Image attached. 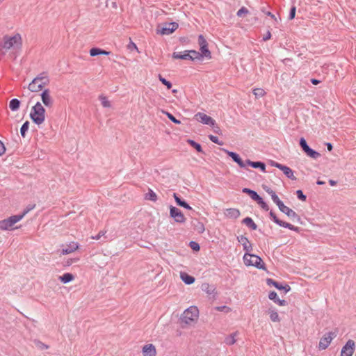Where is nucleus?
Instances as JSON below:
<instances>
[{
  "label": "nucleus",
  "mask_w": 356,
  "mask_h": 356,
  "mask_svg": "<svg viewBox=\"0 0 356 356\" xmlns=\"http://www.w3.org/2000/svg\"><path fill=\"white\" fill-rule=\"evenodd\" d=\"M299 144L304 152H305L309 147L306 140L304 138H301L300 139Z\"/></svg>",
  "instance_id": "nucleus-46"
},
{
  "label": "nucleus",
  "mask_w": 356,
  "mask_h": 356,
  "mask_svg": "<svg viewBox=\"0 0 356 356\" xmlns=\"http://www.w3.org/2000/svg\"><path fill=\"white\" fill-rule=\"evenodd\" d=\"M209 138L210 139L211 141H212L213 143H216V144H218L219 145H223V143L222 141H220L218 138L216 136H213V135H209Z\"/></svg>",
  "instance_id": "nucleus-51"
},
{
  "label": "nucleus",
  "mask_w": 356,
  "mask_h": 356,
  "mask_svg": "<svg viewBox=\"0 0 356 356\" xmlns=\"http://www.w3.org/2000/svg\"><path fill=\"white\" fill-rule=\"evenodd\" d=\"M30 118L37 125L42 124L45 120V109L38 102L31 108Z\"/></svg>",
  "instance_id": "nucleus-3"
},
{
  "label": "nucleus",
  "mask_w": 356,
  "mask_h": 356,
  "mask_svg": "<svg viewBox=\"0 0 356 356\" xmlns=\"http://www.w3.org/2000/svg\"><path fill=\"white\" fill-rule=\"evenodd\" d=\"M238 241L243 245V249L245 253H250L252 250V245L248 238L243 235L237 236Z\"/></svg>",
  "instance_id": "nucleus-15"
},
{
  "label": "nucleus",
  "mask_w": 356,
  "mask_h": 356,
  "mask_svg": "<svg viewBox=\"0 0 356 356\" xmlns=\"http://www.w3.org/2000/svg\"><path fill=\"white\" fill-rule=\"evenodd\" d=\"M271 38V33L270 31H268L266 34L264 36L263 40L267 41L268 40L270 39Z\"/></svg>",
  "instance_id": "nucleus-64"
},
{
  "label": "nucleus",
  "mask_w": 356,
  "mask_h": 356,
  "mask_svg": "<svg viewBox=\"0 0 356 356\" xmlns=\"http://www.w3.org/2000/svg\"><path fill=\"white\" fill-rule=\"evenodd\" d=\"M173 197L176 204L178 206L184 207L188 210H193L192 207L177 193H174Z\"/></svg>",
  "instance_id": "nucleus-19"
},
{
  "label": "nucleus",
  "mask_w": 356,
  "mask_h": 356,
  "mask_svg": "<svg viewBox=\"0 0 356 356\" xmlns=\"http://www.w3.org/2000/svg\"><path fill=\"white\" fill-rule=\"evenodd\" d=\"M275 303L277 304L279 306H285L287 305V302L285 300H281L280 298L277 300Z\"/></svg>",
  "instance_id": "nucleus-62"
},
{
  "label": "nucleus",
  "mask_w": 356,
  "mask_h": 356,
  "mask_svg": "<svg viewBox=\"0 0 356 356\" xmlns=\"http://www.w3.org/2000/svg\"><path fill=\"white\" fill-rule=\"evenodd\" d=\"M145 199L152 202H156L157 200V195L152 189H149L148 193L145 195Z\"/></svg>",
  "instance_id": "nucleus-39"
},
{
  "label": "nucleus",
  "mask_w": 356,
  "mask_h": 356,
  "mask_svg": "<svg viewBox=\"0 0 356 356\" xmlns=\"http://www.w3.org/2000/svg\"><path fill=\"white\" fill-rule=\"evenodd\" d=\"M265 91L261 88H256L253 90V94L256 97H261L265 95Z\"/></svg>",
  "instance_id": "nucleus-47"
},
{
  "label": "nucleus",
  "mask_w": 356,
  "mask_h": 356,
  "mask_svg": "<svg viewBox=\"0 0 356 356\" xmlns=\"http://www.w3.org/2000/svg\"><path fill=\"white\" fill-rule=\"evenodd\" d=\"M79 244L76 242H71L65 248L62 250V254L63 255L70 254L77 250Z\"/></svg>",
  "instance_id": "nucleus-20"
},
{
  "label": "nucleus",
  "mask_w": 356,
  "mask_h": 356,
  "mask_svg": "<svg viewBox=\"0 0 356 356\" xmlns=\"http://www.w3.org/2000/svg\"><path fill=\"white\" fill-rule=\"evenodd\" d=\"M225 214L228 218L236 219L239 217L241 213L238 209L229 208L226 209Z\"/></svg>",
  "instance_id": "nucleus-22"
},
{
  "label": "nucleus",
  "mask_w": 356,
  "mask_h": 356,
  "mask_svg": "<svg viewBox=\"0 0 356 356\" xmlns=\"http://www.w3.org/2000/svg\"><path fill=\"white\" fill-rule=\"evenodd\" d=\"M195 116L196 120L201 123L209 125L212 128L216 127L219 129V127L216 124V121L205 113L199 112Z\"/></svg>",
  "instance_id": "nucleus-8"
},
{
  "label": "nucleus",
  "mask_w": 356,
  "mask_h": 356,
  "mask_svg": "<svg viewBox=\"0 0 356 356\" xmlns=\"http://www.w3.org/2000/svg\"><path fill=\"white\" fill-rule=\"evenodd\" d=\"M268 298L270 300H273L275 303V302L277 301V300L279 298L278 296H277V294L275 291H270L268 294Z\"/></svg>",
  "instance_id": "nucleus-53"
},
{
  "label": "nucleus",
  "mask_w": 356,
  "mask_h": 356,
  "mask_svg": "<svg viewBox=\"0 0 356 356\" xmlns=\"http://www.w3.org/2000/svg\"><path fill=\"white\" fill-rule=\"evenodd\" d=\"M163 113L168 116L169 120H170L175 124H179L181 123V121L177 120L172 113L168 111H163Z\"/></svg>",
  "instance_id": "nucleus-45"
},
{
  "label": "nucleus",
  "mask_w": 356,
  "mask_h": 356,
  "mask_svg": "<svg viewBox=\"0 0 356 356\" xmlns=\"http://www.w3.org/2000/svg\"><path fill=\"white\" fill-rule=\"evenodd\" d=\"M42 103L47 107L51 106L53 101L50 96V91L49 89H44L40 94Z\"/></svg>",
  "instance_id": "nucleus-16"
},
{
  "label": "nucleus",
  "mask_w": 356,
  "mask_h": 356,
  "mask_svg": "<svg viewBox=\"0 0 356 356\" xmlns=\"http://www.w3.org/2000/svg\"><path fill=\"white\" fill-rule=\"evenodd\" d=\"M266 281V284L268 286H273L278 290H283L286 293L289 292L291 289V286L289 284L282 285L281 283L271 278H267Z\"/></svg>",
  "instance_id": "nucleus-13"
},
{
  "label": "nucleus",
  "mask_w": 356,
  "mask_h": 356,
  "mask_svg": "<svg viewBox=\"0 0 356 356\" xmlns=\"http://www.w3.org/2000/svg\"><path fill=\"white\" fill-rule=\"evenodd\" d=\"M34 207H35V205L29 204L21 214L23 215V217H24L30 211L33 209Z\"/></svg>",
  "instance_id": "nucleus-58"
},
{
  "label": "nucleus",
  "mask_w": 356,
  "mask_h": 356,
  "mask_svg": "<svg viewBox=\"0 0 356 356\" xmlns=\"http://www.w3.org/2000/svg\"><path fill=\"white\" fill-rule=\"evenodd\" d=\"M247 165L251 166L253 168H258L261 172H266V164L262 161H252L250 159L246 160Z\"/></svg>",
  "instance_id": "nucleus-18"
},
{
  "label": "nucleus",
  "mask_w": 356,
  "mask_h": 356,
  "mask_svg": "<svg viewBox=\"0 0 356 356\" xmlns=\"http://www.w3.org/2000/svg\"><path fill=\"white\" fill-rule=\"evenodd\" d=\"M271 198L273 202L278 207L279 209H281V208L284 206L283 202L280 200L275 193L272 194Z\"/></svg>",
  "instance_id": "nucleus-38"
},
{
  "label": "nucleus",
  "mask_w": 356,
  "mask_h": 356,
  "mask_svg": "<svg viewBox=\"0 0 356 356\" xmlns=\"http://www.w3.org/2000/svg\"><path fill=\"white\" fill-rule=\"evenodd\" d=\"M247 13H248V10L245 7H242L237 11L236 15L238 17H241L243 14Z\"/></svg>",
  "instance_id": "nucleus-56"
},
{
  "label": "nucleus",
  "mask_w": 356,
  "mask_h": 356,
  "mask_svg": "<svg viewBox=\"0 0 356 356\" xmlns=\"http://www.w3.org/2000/svg\"><path fill=\"white\" fill-rule=\"evenodd\" d=\"M127 47L129 50L132 51L133 49H136L138 50V48H137V46L136 45V44L134 42H133L132 41H131L129 42V44L127 45Z\"/></svg>",
  "instance_id": "nucleus-61"
},
{
  "label": "nucleus",
  "mask_w": 356,
  "mask_h": 356,
  "mask_svg": "<svg viewBox=\"0 0 356 356\" xmlns=\"http://www.w3.org/2000/svg\"><path fill=\"white\" fill-rule=\"evenodd\" d=\"M22 45V39L20 34L17 33L13 36L6 35L0 42V54L5 55L7 51L20 49Z\"/></svg>",
  "instance_id": "nucleus-1"
},
{
  "label": "nucleus",
  "mask_w": 356,
  "mask_h": 356,
  "mask_svg": "<svg viewBox=\"0 0 356 356\" xmlns=\"http://www.w3.org/2000/svg\"><path fill=\"white\" fill-rule=\"evenodd\" d=\"M236 334H237L236 332H234V333L229 334L227 337H225V343L227 345H229V346L233 345L236 342L235 337H236Z\"/></svg>",
  "instance_id": "nucleus-37"
},
{
  "label": "nucleus",
  "mask_w": 356,
  "mask_h": 356,
  "mask_svg": "<svg viewBox=\"0 0 356 356\" xmlns=\"http://www.w3.org/2000/svg\"><path fill=\"white\" fill-rule=\"evenodd\" d=\"M355 341L349 339L343 346L341 351V356H352L355 351Z\"/></svg>",
  "instance_id": "nucleus-11"
},
{
  "label": "nucleus",
  "mask_w": 356,
  "mask_h": 356,
  "mask_svg": "<svg viewBox=\"0 0 356 356\" xmlns=\"http://www.w3.org/2000/svg\"><path fill=\"white\" fill-rule=\"evenodd\" d=\"M198 44L200 45V48L203 46L208 45V43L204 36L202 35H200L198 36Z\"/></svg>",
  "instance_id": "nucleus-49"
},
{
  "label": "nucleus",
  "mask_w": 356,
  "mask_h": 356,
  "mask_svg": "<svg viewBox=\"0 0 356 356\" xmlns=\"http://www.w3.org/2000/svg\"><path fill=\"white\" fill-rule=\"evenodd\" d=\"M261 11H262L263 13H264L266 15H268V16L270 17L272 19H273L276 22H277V19L276 18V17L275 16V15H273L271 12H270V11H266L264 8H263L261 9Z\"/></svg>",
  "instance_id": "nucleus-57"
},
{
  "label": "nucleus",
  "mask_w": 356,
  "mask_h": 356,
  "mask_svg": "<svg viewBox=\"0 0 356 356\" xmlns=\"http://www.w3.org/2000/svg\"><path fill=\"white\" fill-rule=\"evenodd\" d=\"M187 52H189V56L191 57L190 60H202L203 59L202 55L195 50H188Z\"/></svg>",
  "instance_id": "nucleus-31"
},
{
  "label": "nucleus",
  "mask_w": 356,
  "mask_h": 356,
  "mask_svg": "<svg viewBox=\"0 0 356 356\" xmlns=\"http://www.w3.org/2000/svg\"><path fill=\"white\" fill-rule=\"evenodd\" d=\"M192 226L193 227V229L199 234H202L204 230V224L199 221L197 219H195L191 222Z\"/></svg>",
  "instance_id": "nucleus-21"
},
{
  "label": "nucleus",
  "mask_w": 356,
  "mask_h": 356,
  "mask_svg": "<svg viewBox=\"0 0 356 356\" xmlns=\"http://www.w3.org/2000/svg\"><path fill=\"white\" fill-rule=\"evenodd\" d=\"M23 215H22L21 213L20 214H17V215H14V216H12L10 217H9L8 218L10 219V220L13 222V225H15V223H17V222H19V220H21L22 218H23Z\"/></svg>",
  "instance_id": "nucleus-44"
},
{
  "label": "nucleus",
  "mask_w": 356,
  "mask_h": 356,
  "mask_svg": "<svg viewBox=\"0 0 356 356\" xmlns=\"http://www.w3.org/2000/svg\"><path fill=\"white\" fill-rule=\"evenodd\" d=\"M337 337L334 332H329L325 333L320 339L318 343L319 350H325L330 344L332 340Z\"/></svg>",
  "instance_id": "nucleus-7"
},
{
  "label": "nucleus",
  "mask_w": 356,
  "mask_h": 356,
  "mask_svg": "<svg viewBox=\"0 0 356 356\" xmlns=\"http://www.w3.org/2000/svg\"><path fill=\"white\" fill-rule=\"evenodd\" d=\"M49 82L46 72H42L35 77L29 83L28 88L31 92H39Z\"/></svg>",
  "instance_id": "nucleus-4"
},
{
  "label": "nucleus",
  "mask_w": 356,
  "mask_h": 356,
  "mask_svg": "<svg viewBox=\"0 0 356 356\" xmlns=\"http://www.w3.org/2000/svg\"><path fill=\"white\" fill-rule=\"evenodd\" d=\"M217 310L220 311V312H228L230 309L227 307V306H220V307H216Z\"/></svg>",
  "instance_id": "nucleus-63"
},
{
  "label": "nucleus",
  "mask_w": 356,
  "mask_h": 356,
  "mask_svg": "<svg viewBox=\"0 0 356 356\" xmlns=\"http://www.w3.org/2000/svg\"><path fill=\"white\" fill-rule=\"evenodd\" d=\"M202 290L206 292L207 294L211 295L215 293V287L212 285L209 284L208 283H204L202 285Z\"/></svg>",
  "instance_id": "nucleus-33"
},
{
  "label": "nucleus",
  "mask_w": 356,
  "mask_h": 356,
  "mask_svg": "<svg viewBox=\"0 0 356 356\" xmlns=\"http://www.w3.org/2000/svg\"><path fill=\"white\" fill-rule=\"evenodd\" d=\"M270 164L271 166H273V167H276L278 169L281 170L282 167L283 166L282 164L281 163H279L275 161H270Z\"/></svg>",
  "instance_id": "nucleus-59"
},
{
  "label": "nucleus",
  "mask_w": 356,
  "mask_h": 356,
  "mask_svg": "<svg viewBox=\"0 0 356 356\" xmlns=\"http://www.w3.org/2000/svg\"><path fill=\"white\" fill-rule=\"evenodd\" d=\"M242 222L250 228L252 230H256L257 229V225L253 221V220L250 217L245 218Z\"/></svg>",
  "instance_id": "nucleus-30"
},
{
  "label": "nucleus",
  "mask_w": 356,
  "mask_h": 356,
  "mask_svg": "<svg viewBox=\"0 0 356 356\" xmlns=\"http://www.w3.org/2000/svg\"><path fill=\"white\" fill-rule=\"evenodd\" d=\"M188 143L191 147H193L194 149H195V150L197 152H199V153H204L202 147V146H201V145L200 143H197L195 140H191V139H188Z\"/></svg>",
  "instance_id": "nucleus-34"
},
{
  "label": "nucleus",
  "mask_w": 356,
  "mask_h": 356,
  "mask_svg": "<svg viewBox=\"0 0 356 356\" xmlns=\"http://www.w3.org/2000/svg\"><path fill=\"white\" fill-rule=\"evenodd\" d=\"M59 280L63 284L72 282L74 279V276L70 273H65L59 277Z\"/></svg>",
  "instance_id": "nucleus-27"
},
{
  "label": "nucleus",
  "mask_w": 356,
  "mask_h": 356,
  "mask_svg": "<svg viewBox=\"0 0 356 356\" xmlns=\"http://www.w3.org/2000/svg\"><path fill=\"white\" fill-rule=\"evenodd\" d=\"M280 211L285 213L288 217L292 220H296L297 222L302 223L300 217L291 209L286 207L285 204L283 206Z\"/></svg>",
  "instance_id": "nucleus-12"
},
{
  "label": "nucleus",
  "mask_w": 356,
  "mask_h": 356,
  "mask_svg": "<svg viewBox=\"0 0 356 356\" xmlns=\"http://www.w3.org/2000/svg\"><path fill=\"white\" fill-rule=\"evenodd\" d=\"M159 81L166 86L168 89H170L172 86V83L167 79H165L164 77H163L161 74H159Z\"/></svg>",
  "instance_id": "nucleus-43"
},
{
  "label": "nucleus",
  "mask_w": 356,
  "mask_h": 356,
  "mask_svg": "<svg viewBox=\"0 0 356 356\" xmlns=\"http://www.w3.org/2000/svg\"><path fill=\"white\" fill-rule=\"evenodd\" d=\"M296 6H293L290 8V11H289V19L291 20V19H294V17L296 16Z\"/></svg>",
  "instance_id": "nucleus-55"
},
{
  "label": "nucleus",
  "mask_w": 356,
  "mask_h": 356,
  "mask_svg": "<svg viewBox=\"0 0 356 356\" xmlns=\"http://www.w3.org/2000/svg\"><path fill=\"white\" fill-rule=\"evenodd\" d=\"M178 26L179 24L177 22L165 23L161 29L158 30V33L161 35H168L177 30Z\"/></svg>",
  "instance_id": "nucleus-10"
},
{
  "label": "nucleus",
  "mask_w": 356,
  "mask_h": 356,
  "mask_svg": "<svg viewBox=\"0 0 356 356\" xmlns=\"http://www.w3.org/2000/svg\"><path fill=\"white\" fill-rule=\"evenodd\" d=\"M243 261L245 265L254 266L258 269L265 270V264L261 258L256 254L250 253H245Z\"/></svg>",
  "instance_id": "nucleus-5"
},
{
  "label": "nucleus",
  "mask_w": 356,
  "mask_h": 356,
  "mask_svg": "<svg viewBox=\"0 0 356 356\" xmlns=\"http://www.w3.org/2000/svg\"><path fill=\"white\" fill-rule=\"evenodd\" d=\"M0 229L1 230L9 229V227L8 225V222H7L6 219L0 220Z\"/></svg>",
  "instance_id": "nucleus-52"
},
{
  "label": "nucleus",
  "mask_w": 356,
  "mask_h": 356,
  "mask_svg": "<svg viewBox=\"0 0 356 356\" xmlns=\"http://www.w3.org/2000/svg\"><path fill=\"white\" fill-rule=\"evenodd\" d=\"M305 152V154L308 156H309V157H311L312 159H318L321 156L319 152H318L316 150L313 149L310 147Z\"/></svg>",
  "instance_id": "nucleus-35"
},
{
  "label": "nucleus",
  "mask_w": 356,
  "mask_h": 356,
  "mask_svg": "<svg viewBox=\"0 0 356 356\" xmlns=\"http://www.w3.org/2000/svg\"><path fill=\"white\" fill-rule=\"evenodd\" d=\"M269 215H270V219L275 223H276L277 225H279L280 227H284V228H287V229H289L290 230H292V231H294V232H298L300 231V227H295L294 225H291V224H290L289 222H284V221H282V220H280L273 211H270Z\"/></svg>",
  "instance_id": "nucleus-6"
},
{
  "label": "nucleus",
  "mask_w": 356,
  "mask_h": 356,
  "mask_svg": "<svg viewBox=\"0 0 356 356\" xmlns=\"http://www.w3.org/2000/svg\"><path fill=\"white\" fill-rule=\"evenodd\" d=\"M242 192L248 195L254 201L258 199V197L260 196L256 191L248 188H243L242 189Z\"/></svg>",
  "instance_id": "nucleus-29"
},
{
  "label": "nucleus",
  "mask_w": 356,
  "mask_h": 356,
  "mask_svg": "<svg viewBox=\"0 0 356 356\" xmlns=\"http://www.w3.org/2000/svg\"><path fill=\"white\" fill-rule=\"evenodd\" d=\"M188 50L184 51L183 52H174L172 55L174 59H181V60H190L189 52Z\"/></svg>",
  "instance_id": "nucleus-24"
},
{
  "label": "nucleus",
  "mask_w": 356,
  "mask_h": 356,
  "mask_svg": "<svg viewBox=\"0 0 356 356\" xmlns=\"http://www.w3.org/2000/svg\"><path fill=\"white\" fill-rule=\"evenodd\" d=\"M99 100L101 101L102 105L104 108H110L111 106V104L110 102L107 99L106 97H105L103 95H101L99 97Z\"/></svg>",
  "instance_id": "nucleus-42"
},
{
  "label": "nucleus",
  "mask_w": 356,
  "mask_h": 356,
  "mask_svg": "<svg viewBox=\"0 0 356 356\" xmlns=\"http://www.w3.org/2000/svg\"><path fill=\"white\" fill-rule=\"evenodd\" d=\"M180 277L181 280L188 285L192 284L195 282V279L193 276L188 275L186 273H181Z\"/></svg>",
  "instance_id": "nucleus-25"
},
{
  "label": "nucleus",
  "mask_w": 356,
  "mask_h": 356,
  "mask_svg": "<svg viewBox=\"0 0 356 356\" xmlns=\"http://www.w3.org/2000/svg\"><path fill=\"white\" fill-rule=\"evenodd\" d=\"M29 124L30 123L29 121H26L24 122V124L21 127L20 134L23 138H25V136L26 135V132L28 131L29 128Z\"/></svg>",
  "instance_id": "nucleus-41"
},
{
  "label": "nucleus",
  "mask_w": 356,
  "mask_h": 356,
  "mask_svg": "<svg viewBox=\"0 0 356 356\" xmlns=\"http://www.w3.org/2000/svg\"><path fill=\"white\" fill-rule=\"evenodd\" d=\"M296 195L298 198L301 201H305L307 199V196L303 193L302 190H298L296 191Z\"/></svg>",
  "instance_id": "nucleus-54"
},
{
  "label": "nucleus",
  "mask_w": 356,
  "mask_h": 356,
  "mask_svg": "<svg viewBox=\"0 0 356 356\" xmlns=\"http://www.w3.org/2000/svg\"><path fill=\"white\" fill-rule=\"evenodd\" d=\"M227 154L232 158L233 161L236 162L241 168H245L247 163L246 161H243L238 154L236 152L225 150Z\"/></svg>",
  "instance_id": "nucleus-14"
},
{
  "label": "nucleus",
  "mask_w": 356,
  "mask_h": 356,
  "mask_svg": "<svg viewBox=\"0 0 356 356\" xmlns=\"http://www.w3.org/2000/svg\"><path fill=\"white\" fill-rule=\"evenodd\" d=\"M200 54L202 55V58H206L207 59L211 58V53L208 48V45L203 46L200 48Z\"/></svg>",
  "instance_id": "nucleus-32"
},
{
  "label": "nucleus",
  "mask_w": 356,
  "mask_h": 356,
  "mask_svg": "<svg viewBox=\"0 0 356 356\" xmlns=\"http://www.w3.org/2000/svg\"><path fill=\"white\" fill-rule=\"evenodd\" d=\"M20 104L21 102L18 99H12L9 102V108L12 111H17L19 108Z\"/></svg>",
  "instance_id": "nucleus-28"
},
{
  "label": "nucleus",
  "mask_w": 356,
  "mask_h": 356,
  "mask_svg": "<svg viewBox=\"0 0 356 356\" xmlns=\"http://www.w3.org/2000/svg\"><path fill=\"white\" fill-rule=\"evenodd\" d=\"M34 343L38 348L41 350L47 349L49 348L47 345L44 344L39 340H35Z\"/></svg>",
  "instance_id": "nucleus-48"
},
{
  "label": "nucleus",
  "mask_w": 356,
  "mask_h": 356,
  "mask_svg": "<svg viewBox=\"0 0 356 356\" xmlns=\"http://www.w3.org/2000/svg\"><path fill=\"white\" fill-rule=\"evenodd\" d=\"M111 54V51H106L104 49L97 48V47H93L90 49V55L92 57L97 56L99 55H109Z\"/></svg>",
  "instance_id": "nucleus-23"
},
{
  "label": "nucleus",
  "mask_w": 356,
  "mask_h": 356,
  "mask_svg": "<svg viewBox=\"0 0 356 356\" xmlns=\"http://www.w3.org/2000/svg\"><path fill=\"white\" fill-rule=\"evenodd\" d=\"M170 216L176 222L184 223L186 221V218L180 209L176 207L170 206Z\"/></svg>",
  "instance_id": "nucleus-9"
},
{
  "label": "nucleus",
  "mask_w": 356,
  "mask_h": 356,
  "mask_svg": "<svg viewBox=\"0 0 356 356\" xmlns=\"http://www.w3.org/2000/svg\"><path fill=\"white\" fill-rule=\"evenodd\" d=\"M263 188L270 196L272 195V194L275 193V191H273L270 187L264 185Z\"/></svg>",
  "instance_id": "nucleus-60"
},
{
  "label": "nucleus",
  "mask_w": 356,
  "mask_h": 356,
  "mask_svg": "<svg viewBox=\"0 0 356 356\" xmlns=\"http://www.w3.org/2000/svg\"><path fill=\"white\" fill-rule=\"evenodd\" d=\"M199 316V310L196 306H191L187 308L181 314L180 323L182 328L187 325H191L196 323Z\"/></svg>",
  "instance_id": "nucleus-2"
},
{
  "label": "nucleus",
  "mask_w": 356,
  "mask_h": 356,
  "mask_svg": "<svg viewBox=\"0 0 356 356\" xmlns=\"http://www.w3.org/2000/svg\"><path fill=\"white\" fill-rule=\"evenodd\" d=\"M268 313L270 315V318L273 322H280V318L278 315V313L275 309H270L268 310Z\"/></svg>",
  "instance_id": "nucleus-36"
},
{
  "label": "nucleus",
  "mask_w": 356,
  "mask_h": 356,
  "mask_svg": "<svg viewBox=\"0 0 356 356\" xmlns=\"http://www.w3.org/2000/svg\"><path fill=\"white\" fill-rule=\"evenodd\" d=\"M255 202H257V203L264 210V211H268L269 210V207L268 205L267 204V203L263 200V198L259 196L258 197V199H257L255 200Z\"/></svg>",
  "instance_id": "nucleus-40"
},
{
  "label": "nucleus",
  "mask_w": 356,
  "mask_h": 356,
  "mask_svg": "<svg viewBox=\"0 0 356 356\" xmlns=\"http://www.w3.org/2000/svg\"><path fill=\"white\" fill-rule=\"evenodd\" d=\"M143 356H155L156 354L155 346L152 344L145 345L143 348Z\"/></svg>",
  "instance_id": "nucleus-17"
},
{
  "label": "nucleus",
  "mask_w": 356,
  "mask_h": 356,
  "mask_svg": "<svg viewBox=\"0 0 356 356\" xmlns=\"http://www.w3.org/2000/svg\"><path fill=\"white\" fill-rule=\"evenodd\" d=\"M189 246L194 251H199L200 250V245L195 241H191Z\"/></svg>",
  "instance_id": "nucleus-50"
},
{
  "label": "nucleus",
  "mask_w": 356,
  "mask_h": 356,
  "mask_svg": "<svg viewBox=\"0 0 356 356\" xmlns=\"http://www.w3.org/2000/svg\"><path fill=\"white\" fill-rule=\"evenodd\" d=\"M286 177L291 180H296V177L293 175V171L288 166L283 165L281 170Z\"/></svg>",
  "instance_id": "nucleus-26"
}]
</instances>
